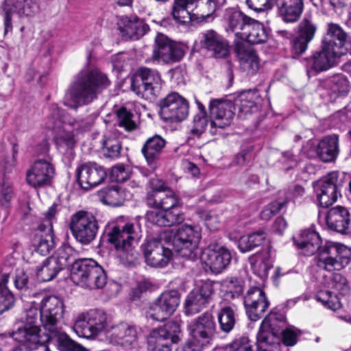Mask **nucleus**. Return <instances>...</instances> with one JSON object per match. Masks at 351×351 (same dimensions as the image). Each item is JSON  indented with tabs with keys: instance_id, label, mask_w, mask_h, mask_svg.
<instances>
[{
	"instance_id": "nucleus-50",
	"label": "nucleus",
	"mask_w": 351,
	"mask_h": 351,
	"mask_svg": "<svg viewBox=\"0 0 351 351\" xmlns=\"http://www.w3.org/2000/svg\"><path fill=\"white\" fill-rule=\"evenodd\" d=\"M76 254L74 250L69 245H64L60 247L55 254L51 256L52 258H54L56 263L60 268L63 269L65 267L68 266L71 263H73L75 259Z\"/></svg>"
},
{
	"instance_id": "nucleus-23",
	"label": "nucleus",
	"mask_w": 351,
	"mask_h": 351,
	"mask_svg": "<svg viewBox=\"0 0 351 351\" xmlns=\"http://www.w3.org/2000/svg\"><path fill=\"white\" fill-rule=\"evenodd\" d=\"M328 228L338 233L346 234L351 232V214L342 206L330 208L325 217Z\"/></svg>"
},
{
	"instance_id": "nucleus-12",
	"label": "nucleus",
	"mask_w": 351,
	"mask_h": 351,
	"mask_svg": "<svg viewBox=\"0 0 351 351\" xmlns=\"http://www.w3.org/2000/svg\"><path fill=\"white\" fill-rule=\"evenodd\" d=\"M70 229L78 242L88 245L95 239L99 225L94 215L86 211L80 210L72 215Z\"/></svg>"
},
{
	"instance_id": "nucleus-52",
	"label": "nucleus",
	"mask_w": 351,
	"mask_h": 351,
	"mask_svg": "<svg viewBox=\"0 0 351 351\" xmlns=\"http://www.w3.org/2000/svg\"><path fill=\"white\" fill-rule=\"evenodd\" d=\"M57 332H49L46 335H42V337H46L47 339L45 341L44 344L50 339H56L58 342L59 349L62 351L70 350L77 343L73 341L65 332L62 330V326L57 330Z\"/></svg>"
},
{
	"instance_id": "nucleus-51",
	"label": "nucleus",
	"mask_w": 351,
	"mask_h": 351,
	"mask_svg": "<svg viewBox=\"0 0 351 351\" xmlns=\"http://www.w3.org/2000/svg\"><path fill=\"white\" fill-rule=\"evenodd\" d=\"M121 151V145L117 138L105 136L102 143V153L106 158H117L120 156Z\"/></svg>"
},
{
	"instance_id": "nucleus-57",
	"label": "nucleus",
	"mask_w": 351,
	"mask_h": 351,
	"mask_svg": "<svg viewBox=\"0 0 351 351\" xmlns=\"http://www.w3.org/2000/svg\"><path fill=\"white\" fill-rule=\"evenodd\" d=\"M149 351H172L166 339L149 334L147 338Z\"/></svg>"
},
{
	"instance_id": "nucleus-37",
	"label": "nucleus",
	"mask_w": 351,
	"mask_h": 351,
	"mask_svg": "<svg viewBox=\"0 0 351 351\" xmlns=\"http://www.w3.org/2000/svg\"><path fill=\"white\" fill-rule=\"evenodd\" d=\"M267 36L263 25L253 19H251L245 29L240 33V38L251 44L264 43L267 40Z\"/></svg>"
},
{
	"instance_id": "nucleus-18",
	"label": "nucleus",
	"mask_w": 351,
	"mask_h": 351,
	"mask_svg": "<svg viewBox=\"0 0 351 351\" xmlns=\"http://www.w3.org/2000/svg\"><path fill=\"white\" fill-rule=\"evenodd\" d=\"M230 251L223 246L210 245L202 253L201 260L215 274L224 270L231 261Z\"/></svg>"
},
{
	"instance_id": "nucleus-42",
	"label": "nucleus",
	"mask_w": 351,
	"mask_h": 351,
	"mask_svg": "<svg viewBox=\"0 0 351 351\" xmlns=\"http://www.w3.org/2000/svg\"><path fill=\"white\" fill-rule=\"evenodd\" d=\"M99 197L104 204L113 207L122 205L126 199L124 191L118 186L103 189L99 192Z\"/></svg>"
},
{
	"instance_id": "nucleus-1",
	"label": "nucleus",
	"mask_w": 351,
	"mask_h": 351,
	"mask_svg": "<svg viewBox=\"0 0 351 351\" xmlns=\"http://www.w3.org/2000/svg\"><path fill=\"white\" fill-rule=\"evenodd\" d=\"M201 238L197 226L184 225L175 234L170 231L161 233L158 238L146 239L141 248L146 263L152 267H165L170 262L172 250L163 241L169 239L175 250L183 257L192 258Z\"/></svg>"
},
{
	"instance_id": "nucleus-39",
	"label": "nucleus",
	"mask_w": 351,
	"mask_h": 351,
	"mask_svg": "<svg viewBox=\"0 0 351 351\" xmlns=\"http://www.w3.org/2000/svg\"><path fill=\"white\" fill-rule=\"evenodd\" d=\"M339 138L336 135L324 137L318 144L317 154L324 162L333 160L339 153Z\"/></svg>"
},
{
	"instance_id": "nucleus-5",
	"label": "nucleus",
	"mask_w": 351,
	"mask_h": 351,
	"mask_svg": "<svg viewBox=\"0 0 351 351\" xmlns=\"http://www.w3.org/2000/svg\"><path fill=\"white\" fill-rule=\"evenodd\" d=\"M106 232L108 242L120 256L128 259L136 255V247L141 237V225L137 221L119 219L109 224Z\"/></svg>"
},
{
	"instance_id": "nucleus-4",
	"label": "nucleus",
	"mask_w": 351,
	"mask_h": 351,
	"mask_svg": "<svg viewBox=\"0 0 351 351\" xmlns=\"http://www.w3.org/2000/svg\"><path fill=\"white\" fill-rule=\"evenodd\" d=\"M110 85L107 75L98 69L77 76L71 84L64 97V104L70 108L89 104Z\"/></svg>"
},
{
	"instance_id": "nucleus-17",
	"label": "nucleus",
	"mask_w": 351,
	"mask_h": 351,
	"mask_svg": "<svg viewBox=\"0 0 351 351\" xmlns=\"http://www.w3.org/2000/svg\"><path fill=\"white\" fill-rule=\"evenodd\" d=\"M338 173L332 171L318 180L315 186V192L320 206L327 208L334 204L339 194Z\"/></svg>"
},
{
	"instance_id": "nucleus-2",
	"label": "nucleus",
	"mask_w": 351,
	"mask_h": 351,
	"mask_svg": "<svg viewBox=\"0 0 351 351\" xmlns=\"http://www.w3.org/2000/svg\"><path fill=\"white\" fill-rule=\"evenodd\" d=\"M92 119H75L61 109L57 104L49 107L45 126L53 132L58 151L62 154H73L76 144L75 136L88 131L92 127Z\"/></svg>"
},
{
	"instance_id": "nucleus-61",
	"label": "nucleus",
	"mask_w": 351,
	"mask_h": 351,
	"mask_svg": "<svg viewBox=\"0 0 351 351\" xmlns=\"http://www.w3.org/2000/svg\"><path fill=\"white\" fill-rule=\"evenodd\" d=\"M14 304V297L7 287L0 286V315L11 308Z\"/></svg>"
},
{
	"instance_id": "nucleus-38",
	"label": "nucleus",
	"mask_w": 351,
	"mask_h": 351,
	"mask_svg": "<svg viewBox=\"0 0 351 351\" xmlns=\"http://www.w3.org/2000/svg\"><path fill=\"white\" fill-rule=\"evenodd\" d=\"M96 261L91 258H82L75 261L71 269V279L77 285L83 287L88 278L91 267Z\"/></svg>"
},
{
	"instance_id": "nucleus-15",
	"label": "nucleus",
	"mask_w": 351,
	"mask_h": 351,
	"mask_svg": "<svg viewBox=\"0 0 351 351\" xmlns=\"http://www.w3.org/2000/svg\"><path fill=\"white\" fill-rule=\"evenodd\" d=\"M160 108V114L166 121H181L189 113L188 101L177 93H171L161 99Z\"/></svg>"
},
{
	"instance_id": "nucleus-11",
	"label": "nucleus",
	"mask_w": 351,
	"mask_h": 351,
	"mask_svg": "<svg viewBox=\"0 0 351 351\" xmlns=\"http://www.w3.org/2000/svg\"><path fill=\"white\" fill-rule=\"evenodd\" d=\"M57 206H51L49 210L43 214V217L38 226L33 241L35 250L43 256L48 254L54 247V235L53 223L56 220Z\"/></svg>"
},
{
	"instance_id": "nucleus-36",
	"label": "nucleus",
	"mask_w": 351,
	"mask_h": 351,
	"mask_svg": "<svg viewBox=\"0 0 351 351\" xmlns=\"http://www.w3.org/2000/svg\"><path fill=\"white\" fill-rule=\"evenodd\" d=\"M119 29L123 35L130 38L138 39L149 30V27L136 16H131L121 19Z\"/></svg>"
},
{
	"instance_id": "nucleus-63",
	"label": "nucleus",
	"mask_w": 351,
	"mask_h": 351,
	"mask_svg": "<svg viewBox=\"0 0 351 351\" xmlns=\"http://www.w3.org/2000/svg\"><path fill=\"white\" fill-rule=\"evenodd\" d=\"M285 205V202H274L265 206L261 213V217L263 220H269L274 215L278 213Z\"/></svg>"
},
{
	"instance_id": "nucleus-41",
	"label": "nucleus",
	"mask_w": 351,
	"mask_h": 351,
	"mask_svg": "<svg viewBox=\"0 0 351 351\" xmlns=\"http://www.w3.org/2000/svg\"><path fill=\"white\" fill-rule=\"evenodd\" d=\"M149 334L166 339H171V343H177L182 336L179 324L176 321L167 322L165 325L152 330Z\"/></svg>"
},
{
	"instance_id": "nucleus-53",
	"label": "nucleus",
	"mask_w": 351,
	"mask_h": 351,
	"mask_svg": "<svg viewBox=\"0 0 351 351\" xmlns=\"http://www.w3.org/2000/svg\"><path fill=\"white\" fill-rule=\"evenodd\" d=\"M207 303L206 299L193 290L187 295L185 301L186 312L188 314L197 313L205 307Z\"/></svg>"
},
{
	"instance_id": "nucleus-25",
	"label": "nucleus",
	"mask_w": 351,
	"mask_h": 351,
	"mask_svg": "<svg viewBox=\"0 0 351 351\" xmlns=\"http://www.w3.org/2000/svg\"><path fill=\"white\" fill-rule=\"evenodd\" d=\"M199 44L202 47L212 51L217 58H225L229 53L227 40L213 29H208L200 34Z\"/></svg>"
},
{
	"instance_id": "nucleus-59",
	"label": "nucleus",
	"mask_w": 351,
	"mask_h": 351,
	"mask_svg": "<svg viewBox=\"0 0 351 351\" xmlns=\"http://www.w3.org/2000/svg\"><path fill=\"white\" fill-rule=\"evenodd\" d=\"M0 193V204L2 206V209L6 213V209L9 207L10 202L14 197L12 183L10 181L3 180L1 185Z\"/></svg>"
},
{
	"instance_id": "nucleus-28",
	"label": "nucleus",
	"mask_w": 351,
	"mask_h": 351,
	"mask_svg": "<svg viewBox=\"0 0 351 351\" xmlns=\"http://www.w3.org/2000/svg\"><path fill=\"white\" fill-rule=\"evenodd\" d=\"M146 219L158 226H171L182 223L184 217L180 207H175L165 210H149L146 213Z\"/></svg>"
},
{
	"instance_id": "nucleus-34",
	"label": "nucleus",
	"mask_w": 351,
	"mask_h": 351,
	"mask_svg": "<svg viewBox=\"0 0 351 351\" xmlns=\"http://www.w3.org/2000/svg\"><path fill=\"white\" fill-rule=\"evenodd\" d=\"M223 18L227 24V31L234 32L235 35L239 38L240 33L245 29L252 19L242 12L234 8L227 9Z\"/></svg>"
},
{
	"instance_id": "nucleus-64",
	"label": "nucleus",
	"mask_w": 351,
	"mask_h": 351,
	"mask_svg": "<svg viewBox=\"0 0 351 351\" xmlns=\"http://www.w3.org/2000/svg\"><path fill=\"white\" fill-rule=\"evenodd\" d=\"M332 286L341 294H345L348 291L347 280L339 273L333 274Z\"/></svg>"
},
{
	"instance_id": "nucleus-7",
	"label": "nucleus",
	"mask_w": 351,
	"mask_h": 351,
	"mask_svg": "<svg viewBox=\"0 0 351 351\" xmlns=\"http://www.w3.org/2000/svg\"><path fill=\"white\" fill-rule=\"evenodd\" d=\"M285 326L286 320L282 314L270 313L263 320L257 334L259 351H279L280 334Z\"/></svg>"
},
{
	"instance_id": "nucleus-14",
	"label": "nucleus",
	"mask_w": 351,
	"mask_h": 351,
	"mask_svg": "<svg viewBox=\"0 0 351 351\" xmlns=\"http://www.w3.org/2000/svg\"><path fill=\"white\" fill-rule=\"evenodd\" d=\"M179 304L180 295L178 291H165L149 305L145 312L146 317L163 322L176 311Z\"/></svg>"
},
{
	"instance_id": "nucleus-8",
	"label": "nucleus",
	"mask_w": 351,
	"mask_h": 351,
	"mask_svg": "<svg viewBox=\"0 0 351 351\" xmlns=\"http://www.w3.org/2000/svg\"><path fill=\"white\" fill-rule=\"evenodd\" d=\"M111 326L104 312L91 310L77 317L73 330L80 337L93 339L101 333L109 337Z\"/></svg>"
},
{
	"instance_id": "nucleus-44",
	"label": "nucleus",
	"mask_w": 351,
	"mask_h": 351,
	"mask_svg": "<svg viewBox=\"0 0 351 351\" xmlns=\"http://www.w3.org/2000/svg\"><path fill=\"white\" fill-rule=\"evenodd\" d=\"M258 94L256 90H248L242 92L239 95V109L244 114L253 113L258 110L256 100Z\"/></svg>"
},
{
	"instance_id": "nucleus-58",
	"label": "nucleus",
	"mask_w": 351,
	"mask_h": 351,
	"mask_svg": "<svg viewBox=\"0 0 351 351\" xmlns=\"http://www.w3.org/2000/svg\"><path fill=\"white\" fill-rule=\"evenodd\" d=\"M187 6H180L176 5L174 2V5L172 10V16L173 19L179 23L188 24L194 20L195 14L191 15L186 10Z\"/></svg>"
},
{
	"instance_id": "nucleus-62",
	"label": "nucleus",
	"mask_w": 351,
	"mask_h": 351,
	"mask_svg": "<svg viewBox=\"0 0 351 351\" xmlns=\"http://www.w3.org/2000/svg\"><path fill=\"white\" fill-rule=\"evenodd\" d=\"M208 125V119L206 112L197 114L193 119V127L191 130L193 134L197 136L202 134Z\"/></svg>"
},
{
	"instance_id": "nucleus-26",
	"label": "nucleus",
	"mask_w": 351,
	"mask_h": 351,
	"mask_svg": "<svg viewBox=\"0 0 351 351\" xmlns=\"http://www.w3.org/2000/svg\"><path fill=\"white\" fill-rule=\"evenodd\" d=\"M317 25L311 18H304L298 25V35L293 41L292 48L297 54L304 53L317 32Z\"/></svg>"
},
{
	"instance_id": "nucleus-55",
	"label": "nucleus",
	"mask_w": 351,
	"mask_h": 351,
	"mask_svg": "<svg viewBox=\"0 0 351 351\" xmlns=\"http://www.w3.org/2000/svg\"><path fill=\"white\" fill-rule=\"evenodd\" d=\"M226 2V0H206L200 8V13L197 17L203 21L210 17L213 18L214 13L219 9Z\"/></svg>"
},
{
	"instance_id": "nucleus-13",
	"label": "nucleus",
	"mask_w": 351,
	"mask_h": 351,
	"mask_svg": "<svg viewBox=\"0 0 351 351\" xmlns=\"http://www.w3.org/2000/svg\"><path fill=\"white\" fill-rule=\"evenodd\" d=\"M64 315L63 302L55 295L44 298L40 304V322L48 333L57 332Z\"/></svg>"
},
{
	"instance_id": "nucleus-48",
	"label": "nucleus",
	"mask_w": 351,
	"mask_h": 351,
	"mask_svg": "<svg viewBox=\"0 0 351 351\" xmlns=\"http://www.w3.org/2000/svg\"><path fill=\"white\" fill-rule=\"evenodd\" d=\"M221 290L228 298H238L243 291V282L237 278H227L221 282Z\"/></svg>"
},
{
	"instance_id": "nucleus-56",
	"label": "nucleus",
	"mask_w": 351,
	"mask_h": 351,
	"mask_svg": "<svg viewBox=\"0 0 351 351\" xmlns=\"http://www.w3.org/2000/svg\"><path fill=\"white\" fill-rule=\"evenodd\" d=\"M118 123L120 127L127 131H132L136 128V123L132 120L133 114L125 108L122 107L117 111Z\"/></svg>"
},
{
	"instance_id": "nucleus-43",
	"label": "nucleus",
	"mask_w": 351,
	"mask_h": 351,
	"mask_svg": "<svg viewBox=\"0 0 351 351\" xmlns=\"http://www.w3.org/2000/svg\"><path fill=\"white\" fill-rule=\"evenodd\" d=\"M106 281L107 277L104 269L95 262L82 287L90 289H101L105 286Z\"/></svg>"
},
{
	"instance_id": "nucleus-6",
	"label": "nucleus",
	"mask_w": 351,
	"mask_h": 351,
	"mask_svg": "<svg viewBox=\"0 0 351 351\" xmlns=\"http://www.w3.org/2000/svg\"><path fill=\"white\" fill-rule=\"evenodd\" d=\"M190 339L184 351H202L210 345L216 334V325L213 316L205 313L191 322L188 326Z\"/></svg>"
},
{
	"instance_id": "nucleus-21",
	"label": "nucleus",
	"mask_w": 351,
	"mask_h": 351,
	"mask_svg": "<svg viewBox=\"0 0 351 351\" xmlns=\"http://www.w3.org/2000/svg\"><path fill=\"white\" fill-rule=\"evenodd\" d=\"M166 145V141L161 136L156 134L148 138L141 148V153L149 168V170H141L145 176H148L159 166L160 155Z\"/></svg>"
},
{
	"instance_id": "nucleus-22",
	"label": "nucleus",
	"mask_w": 351,
	"mask_h": 351,
	"mask_svg": "<svg viewBox=\"0 0 351 351\" xmlns=\"http://www.w3.org/2000/svg\"><path fill=\"white\" fill-rule=\"evenodd\" d=\"M106 172L103 167L94 162L82 164L77 169V179L80 186L88 190L103 182Z\"/></svg>"
},
{
	"instance_id": "nucleus-27",
	"label": "nucleus",
	"mask_w": 351,
	"mask_h": 351,
	"mask_svg": "<svg viewBox=\"0 0 351 351\" xmlns=\"http://www.w3.org/2000/svg\"><path fill=\"white\" fill-rule=\"evenodd\" d=\"M3 9L5 12V32L11 28V14L30 16L37 10V5L34 0H4Z\"/></svg>"
},
{
	"instance_id": "nucleus-35",
	"label": "nucleus",
	"mask_w": 351,
	"mask_h": 351,
	"mask_svg": "<svg viewBox=\"0 0 351 351\" xmlns=\"http://www.w3.org/2000/svg\"><path fill=\"white\" fill-rule=\"evenodd\" d=\"M278 14L287 23L298 21L303 10L302 0H277Z\"/></svg>"
},
{
	"instance_id": "nucleus-47",
	"label": "nucleus",
	"mask_w": 351,
	"mask_h": 351,
	"mask_svg": "<svg viewBox=\"0 0 351 351\" xmlns=\"http://www.w3.org/2000/svg\"><path fill=\"white\" fill-rule=\"evenodd\" d=\"M327 87L332 93L338 95H346L350 90L348 78L343 75H336L329 78L326 82Z\"/></svg>"
},
{
	"instance_id": "nucleus-49",
	"label": "nucleus",
	"mask_w": 351,
	"mask_h": 351,
	"mask_svg": "<svg viewBox=\"0 0 351 351\" xmlns=\"http://www.w3.org/2000/svg\"><path fill=\"white\" fill-rule=\"evenodd\" d=\"M62 270L54 258L49 257L37 270V276L43 281L52 280Z\"/></svg>"
},
{
	"instance_id": "nucleus-24",
	"label": "nucleus",
	"mask_w": 351,
	"mask_h": 351,
	"mask_svg": "<svg viewBox=\"0 0 351 351\" xmlns=\"http://www.w3.org/2000/svg\"><path fill=\"white\" fill-rule=\"evenodd\" d=\"M53 174L54 169L49 162L38 160L27 171L26 180L34 188L41 187L50 183Z\"/></svg>"
},
{
	"instance_id": "nucleus-16",
	"label": "nucleus",
	"mask_w": 351,
	"mask_h": 351,
	"mask_svg": "<svg viewBox=\"0 0 351 351\" xmlns=\"http://www.w3.org/2000/svg\"><path fill=\"white\" fill-rule=\"evenodd\" d=\"M184 54L182 46L162 34L156 36L152 56L154 60L169 64L180 61Z\"/></svg>"
},
{
	"instance_id": "nucleus-9",
	"label": "nucleus",
	"mask_w": 351,
	"mask_h": 351,
	"mask_svg": "<svg viewBox=\"0 0 351 351\" xmlns=\"http://www.w3.org/2000/svg\"><path fill=\"white\" fill-rule=\"evenodd\" d=\"M38 317L40 318V308L31 306L25 311L23 326L18 328L12 333L11 337L19 342L38 345V351H51L48 346L44 344L47 338L42 337L40 334V330L36 324Z\"/></svg>"
},
{
	"instance_id": "nucleus-33",
	"label": "nucleus",
	"mask_w": 351,
	"mask_h": 351,
	"mask_svg": "<svg viewBox=\"0 0 351 351\" xmlns=\"http://www.w3.org/2000/svg\"><path fill=\"white\" fill-rule=\"evenodd\" d=\"M147 204L149 207L165 210L180 207L182 202L175 192L169 188L162 193H156L151 196L147 201Z\"/></svg>"
},
{
	"instance_id": "nucleus-3",
	"label": "nucleus",
	"mask_w": 351,
	"mask_h": 351,
	"mask_svg": "<svg viewBox=\"0 0 351 351\" xmlns=\"http://www.w3.org/2000/svg\"><path fill=\"white\" fill-rule=\"evenodd\" d=\"M295 242L305 256H311L319 250L317 265L326 271L340 270L350 262V248L343 244L334 242H327L321 247L320 237L313 230H303L299 239Z\"/></svg>"
},
{
	"instance_id": "nucleus-60",
	"label": "nucleus",
	"mask_w": 351,
	"mask_h": 351,
	"mask_svg": "<svg viewBox=\"0 0 351 351\" xmlns=\"http://www.w3.org/2000/svg\"><path fill=\"white\" fill-rule=\"evenodd\" d=\"M130 175L131 171L128 166L117 165L111 169L110 179L113 182H123L130 178Z\"/></svg>"
},
{
	"instance_id": "nucleus-46",
	"label": "nucleus",
	"mask_w": 351,
	"mask_h": 351,
	"mask_svg": "<svg viewBox=\"0 0 351 351\" xmlns=\"http://www.w3.org/2000/svg\"><path fill=\"white\" fill-rule=\"evenodd\" d=\"M265 239V232L259 230L248 236L242 237L239 241L238 247L242 252H248L261 245Z\"/></svg>"
},
{
	"instance_id": "nucleus-31",
	"label": "nucleus",
	"mask_w": 351,
	"mask_h": 351,
	"mask_svg": "<svg viewBox=\"0 0 351 351\" xmlns=\"http://www.w3.org/2000/svg\"><path fill=\"white\" fill-rule=\"evenodd\" d=\"M109 337L116 343L129 348L137 342L136 326L126 322H121L111 326Z\"/></svg>"
},
{
	"instance_id": "nucleus-19",
	"label": "nucleus",
	"mask_w": 351,
	"mask_h": 351,
	"mask_svg": "<svg viewBox=\"0 0 351 351\" xmlns=\"http://www.w3.org/2000/svg\"><path fill=\"white\" fill-rule=\"evenodd\" d=\"M246 313L251 321H257L269 306L265 292L258 287L250 288L243 297Z\"/></svg>"
},
{
	"instance_id": "nucleus-29",
	"label": "nucleus",
	"mask_w": 351,
	"mask_h": 351,
	"mask_svg": "<svg viewBox=\"0 0 351 351\" xmlns=\"http://www.w3.org/2000/svg\"><path fill=\"white\" fill-rule=\"evenodd\" d=\"M326 47L322 44L321 50L313 54L309 60V65L312 69L317 72L324 71L332 67L337 58L343 55V52L337 51Z\"/></svg>"
},
{
	"instance_id": "nucleus-10",
	"label": "nucleus",
	"mask_w": 351,
	"mask_h": 351,
	"mask_svg": "<svg viewBox=\"0 0 351 351\" xmlns=\"http://www.w3.org/2000/svg\"><path fill=\"white\" fill-rule=\"evenodd\" d=\"M162 85V80L159 73L147 68L140 69L131 82L132 90L147 100H152L159 95Z\"/></svg>"
},
{
	"instance_id": "nucleus-45",
	"label": "nucleus",
	"mask_w": 351,
	"mask_h": 351,
	"mask_svg": "<svg viewBox=\"0 0 351 351\" xmlns=\"http://www.w3.org/2000/svg\"><path fill=\"white\" fill-rule=\"evenodd\" d=\"M217 319L221 331L228 333L236 323L235 311L230 306H224L218 312Z\"/></svg>"
},
{
	"instance_id": "nucleus-54",
	"label": "nucleus",
	"mask_w": 351,
	"mask_h": 351,
	"mask_svg": "<svg viewBox=\"0 0 351 351\" xmlns=\"http://www.w3.org/2000/svg\"><path fill=\"white\" fill-rule=\"evenodd\" d=\"M317 302L324 307L332 311H337L341 306L339 297L329 291H319L315 295Z\"/></svg>"
},
{
	"instance_id": "nucleus-32",
	"label": "nucleus",
	"mask_w": 351,
	"mask_h": 351,
	"mask_svg": "<svg viewBox=\"0 0 351 351\" xmlns=\"http://www.w3.org/2000/svg\"><path fill=\"white\" fill-rule=\"evenodd\" d=\"M237 56L241 69L247 75H253L259 69L260 62L257 54L250 47L237 46Z\"/></svg>"
},
{
	"instance_id": "nucleus-40",
	"label": "nucleus",
	"mask_w": 351,
	"mask_h": 351,
	"mask_svg": "<svg viewBox=\"0 0 351 351\" xmlns=\"http://www.w3.org/2000/svg\"><path fill=\"white\" fill-rule=\"evenodd\" d=\"M250 263L253 272L261 279L267 278L269 269L272 267L270 254L268 251L256 254L250 258Z\"/></svg>"
},
{
	"instance_id": "nucleus-20",
	"label": "nucleus",
	"mask_w": 351,
	"mask_h": 351,
	"mask_svg": "<svg viewBox=\"0 0 351 351\" xmlns=\"http://www.w3.org/2000/svg\"><path fill=\"white\" fill-rule=\"evenodd\" d=\"M210 132L215 133V128H224L229 126L234 118V106L231 102L213 100L210 103Z\"/></svg>"
},
{
	"instance_id": "nucleus-30",
	"label": "nucleus",
	"mask_w": 351,
	"mask_h": 351,
	"mask_svg": "<svg viewBox=\"0 0 351 351\" xmlns=\"http://www.w3.org/2000/svg\"><path fill=\"white\" fill-rule=\"evenodd\" d=\"M347 34L341 27L337 23H330L327 25L326 32L323 37L322 44L325 48L330 47L345 55L348 50L345 48Z\"/></svg>"
}]
</instances>
